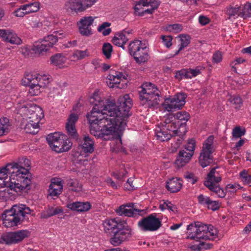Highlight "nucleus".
I'll use <instances>...</instances> for the list:
<instances>
[{
	"mask_svg": "<svg viewBox=\"0 0 251 251\" xmlns=\"http://www.w3.org/2000/svg\"><path fill=\"white\" fill-rule=\"evenodd\" d=\"M94 106L87 117L91 133L98 138H106L112 135L119 144H122L121 137L126 126L132 100L126 94L119 99V106L115 101L104 99L100 92L96 90L90 98Z\"/></svg>",
	"mask_w": 251,
	"mask_h": 251,
	"instance_id": "obj_1",
	"label": "nucleus"
},
{
	"mask_svg": "<svg viewBox=\"0 0 251 251\" xmlns=\"http://www.w3.org/2000/svg\"><path fill=\"white\" fill-rule=\"evenodd\" d=\"M102 226L106 233L113 234L110 242L115 246L129 240L134 234L133 229L126 222L119 218L106 219L103 222Z\"/></svg>",
	"mask_w": 251,
	"mask_h": 251,
	"instance_id": "obj_2",
	"label": "nucleus"
},
{
	"mask_svg": "<svg viewBox=\"0 0 251 251\" xmlns=\"http://www.w3.org/2000/svg\"><path fill=\"white\" fill-rule=\"evenodd\" d=\"M17 113L23 117L22 125L25 132L35 134L39 131V123L44 114L42 108L37 105L27 102L20 103Z\"/></svg>",
	"mask_w": 251,
	"mask_h": 251,
	"instance_id": "obj_3",
	"label": "nucleus"
},
{
	"mask_svg": "<svg viewBox=\"0 0 251 251\" xmlns=\"http://www.w3.org/2000/svg\"><path fill=\"white\" fill-rule=\"evenodd\" d=\"M52 76L43 73L26 72L21 79V84L28 87V93L32 96L40 95L47 88L51 81Z\"/></svg>",
	"mask_w": 251,
	"mask_h": 251,
	"instance_id": "obj_4",
	"label": "nucleus"
},
{
	"mask_svg": "<svg viewBox=\"0 0 251 251\" xmlns=\"http://www.w3.org/2000/svg\"><path fill=\"white\" fill-rule=\"evenodd\" d=\"M32 212L33 211L25 204L14 205L10 209L5 210L2 214V224L6 227L17 226Z\"/></svg>",
	"mask_w": 251,
	"mask_h": 251,
	"instance_id": "obj_5",
	"label": "nucleus"
},
{
	"mask_svg": "<svg viewBox=\"0 0 251 251\" xmlns=\"http://www.w3.org/2000/svg\"><path fill=\"white\" fill-rule=\"evenodd\" d=\"M187 239L196 241L213 240L218 236V230L211 225H207L197 222L187 226Z\"/></svg>",
	"mask_w": 251,
	"mask_h": 251,
	"instance_id": "obj_6",
	"label": "nucleus"
},
{
	"mask_svg": "<svg viewBox=\"0 0 251 251\" xmlns=\"http://www.w3.org/2000/svg\"><path fill=\"white\" fill-rule=\"evenodd\" d=\"M141 89L139 94L141 102L143 105L151 108L159 104L160 92L154 84L150 82L144 83Z\"/></svg>",
	"mask_w": 251,
	"mask_h": 251,
	"instance_id": "obj_7",
	"label": "nucleus"
},
{
	"mask_svg": "<svg viewBox=\"0 0 251 251\" xmlns=\"http://www.w3.org/2000/svg\"><path fill=\"white\" fill-rule=\"evenodd\" d=\"M169 118L171 124L173 126V131L176 134H179V137L177 139V145L176 148H178L181 144L182 138L181 137L187 132L186 123L190 118L188 113L185 111H180L176 113L174 116L170 115Z\"/></svg>",
	"mask_w": 251,
	"mask_h": 251,
	"instance_id": "obj_8",
	"label": "nucleus"
},
{
	"mask_svg": "<svg viewBox=\"0 0 251 251\" xmlns=\"http://www.w3.org/2000/svg\"><path fill=\"white\" fill-rule=\"evenodd\" d=\"M47 140L51 149L58 153L67 151L72 146V143L68 136L59 132L49 134Z\"/></svg>",
	"mask_w": 251,
	"mask_h": 251,
	"instance_id": "obj_9",
	"label": "nucleus"
},
{
	"mask_svg": "<svg viewBox=\"0 0 251 251\" xmlns=\"http://www.w3.org/2000/svg\"><path fill=\"white\" fill-rule=\"evenodd\" d=\"M128 51L138 64L145 63L150 58L149 49L139 40H135L129 43Z\"/></svg>",
	"mask_w": 251,
	"mask_h": 251,
	"instance_id": "obj_10",
	"label": "nucleus"
},
{
	"mask_svg": "<svg viewBox=\"0 0 251 251\" xmlns=\"http://www.w3.org/2000/svg\"><path fill=\"white\" fill-rule=\"evenodd\" d=\"M58 42L56 36L49 35L40 40L35 42L32 48L33 51L37 54L45 55Z\"/></svg>",
	"mask_w": 251,
	"mask_h": 251,
	"instance_id": "obj_11",
	"label": "nucleus"
},
{
	"mask_svg": "<svg viewBox=\"0 0 251 251\" xmlns=\"http://www.w3.org/2000/svg\"><path fill=\"white\" fill-rule=\"evenodd\" d=\"M214 137L209 136L204 141L199 157V163L202 168L209 165L212 161V153L214 151L213 141Z\"/></svg>",
	"mask_w": 251,
	"mask_h": 251,
	"instance_id": "obj_12",
	"label": "nucleus"
},
{
	"mask_svg": "<svg viewBox=\"0 0 251 251\" xmlns=\"http://www.w3.org/2000/svg\"><path fill=\"white\" fill-rule=\"evenodd\" d=\"M173 126L170 119H166L164 124L159 125L155 129V136L157 140L165 142L168 141L173 135L179 137V134H176L173 131Z\"/></svg>",
	"mask_w": 251,
	"mask_h": 251,
	"instance_id": "obj_13",
	"label": "nucleus"
},
{
	"mask_svg": "<svg viewBox=\"0 0 251 251\" xmlns=\"http://www.w3.org/2000/svg\"><path fill=\"white\" fill-rule=\"evenodd\" d=\"M161 221L152 213L142 219L138 223V227L143 231H154L161 226Z\"/></svg>",
	"mask_w": 251,
	"mask_h": 251,
	"instance_id": "obj_14",
	"label": "nucleus"
},
{
	"mask_svg": "<svg viewBox=\"0 0 251 251\" xmlns=\"http://www.w3.org/2000/svg\"><path fill=\"white\" fill-rule=\"evenodd\" d=\"M127 77L125 72H111L107 76L106 83L109 88L122 89L126 86Z\"/></svg>",
	"mask_w": 251,
	"mask_h": 251,
	"instance_id": "obj_15",
	"label": "nucleus"
},
{
	"mask_svg": "<svg viewBox=\"0 0 251 251\" xmlns=\"http://www.w3.org/2000/svg\"><path fill=\"white\" fill-rule=\"evenodd\" d=\"M29 232L27 230H20L3 234L0 238V243L7 245L16 244L28 237Z\"/></svg>",
	"mask_w": 251,
	"mask_h": 251,
	"instance_id": "obj_16",
	"label": "nucleus"
},
{
	"mask_svg": "<svg viewBox=\"0 0 251 251\" xmlns=\"http://www.w3.org/2000/svg\"><path fill=\"white\" fill-rule=\"evenodd\" d=\"M160 4L158 0H140L134 6L136 15L142 16L144 13L151 14Z\"/></svg>",
	"mask_w": 251,
	"mask_h": 251,
	"instance_id": "obj_17",
	"label": "nucleus"
},
{
	"mask_svg": "<svg viewBox=\"0 0 251 251\" xmlns=\"http://www.w3.org/2000/svg\"><path fill=\"white\" fill-rule=\"evenodd\" d=\"M40 8V3L38 1H27L26 3L20 5L19 8L14 10L13 14L16 17L23 18L26 15L38 12Z\"/></svg>",
	"mask_w": 251,
	"mask_h": 251,
	"instance_id": "obj_18",
	"label": "nucleus"
},
{
	"mask_svg": "<svg viewBox=\"0 0 251 251\" xmlns=\"http://www.w3.org/2000/svg\"><path fill=\"white\" fill-rule=\"evenodd\" d=\"M186 98L185 93L177 94L173 98L166 99L163 104V107L168 111L179 109L185 104Z\"/></svg>",
	"mask_w": 251,
	"mask_h": 251,
	"instance_id": "obj_19",
	"label": "nucleus"
},
{
	"mask_svg": "<svg viewBox=\"0 0 251 251\" xmlns=\"http://www.w3.org/2000/svg\"><path fill=\"white\" fill-rule=\"evenodd\" d=\"M95 17L84 16L77 22V26L79 33L83 36L89 37L93 34L92 26Z\"/></svg>",
	"mask_w": 251,
	"mask_h": 251,
	"instance_id": "obj_20",
	"label": "nucleus"
},
{
	"mask_svg": "<svg viewBox=\"0 0 251 251\" xmlns=\"http://www.w3.org/2000/svg\"><path fill=\"white\" fill-rule=\"evenodd\" d=\"M0 38L13 45H19L22 43V39L14 31L10 29H0Z\"/></svg>",
	"mask_w": 251,
	"mask_h": 251,
	"instance_id": "obj_21",
	"label": "nucleus"
},
{
	"mask_svg": "<svg viewBox=\"0 0 251 251\" xmlns=\"http://www.w3.org/2000/svg\"><path fill=\"white\" fill-rule=\"evenodd\" d=\"M132 30L131 29H125L121 32L115 34L113 38V43L124 50L125 49V45L126 43L129 38V36L132 34Z\"/></svg>",
	"mask_w": 251,
	"mask_h": 251,
	"instance_id": "obj_22",
	"label": "nucleus"
},
{
	"mask_svg": "<svg viewBox=\"0 0 251 251\" xmlns=\"http://www.w3.org/2000/svg\"><path fill=\"white\" fill-rule=\"evenodd\" d=\"M133 203H128L120 206L115 210L117 214L120 216H125L129 217H135L140 214L142 210L134 208Z\"/></svg>",
	"mask_w": 251,
	"mask_h": 251,
	"instance_id": "obj_23",
	"label": "nucleus"
},
{
	"mask_svg": "<svg viewBox=\"0 0 251 251\" xmlns=\"http://www.w3.org/2000/svg\"><path fill=\"white\" fill-rule=\"evenodd\" d=\"M78 119L77 114L72 113L70 115L66 124V129L68 134L75 140H77L78 137L75 127V123Z\"/></svg>",
	"mask_w": 251,
	"mask_h": 251,
	"instance_id": "obj_24",
	"label": "nucleus"
},
{
	"mask_svg": "<svg viewBox=\"0 0 251 251\" xmlns=\"http://www.w3.org/2000/svg\"><path fill=\"white\" fill-rule=\"evenodd\" d=\"M226 14L229 16V19H235L239 17L246 18L250 16L244 10L243 5L230 6L226 8Z\"/></svg>",
	"mask_w": 251,
	"mask_h": 251,
	"instance_id": "obj_25",
	"label": "nucleus"
},
{
	"mask_svg": "<svg viewBox=\"0 0 251 251\" xmlns=\"http://www.w3.org/2000/svg\"><path fill=\"white\" fill-rule=\"evenodd\" d=\"M65 7L67 11L77 13L85 11L81 0H68L65 3Z\"/></svg>",
	"mask_w": 251,
	"mask_h": 251,
	"instance_id": "obj_26",
	"label": "nucleus"
},
{
	"mask_svg": "<svg viewBox=\"0 0 251 251\" xmlns=\"http://www.w3.org/2000/svg\"><path fill=\"white\" fill-rule=\"evenodd\" d=\"M62 189V180L60 178L52 179L49 189L50 195L52 197H57L61 193Z\"/></svg>",
	"mask_w": 251,
	"mask_h": 251,
	"instance_id": "obj_27",
	"label": "nucleus"
},
{
	"mask_svg": "<svg viewBox=\"0 0 251 251\" xmlns=\"http://www.w3.org/2000/svg\"><path fill=\"white\" fill-rule=\"evenodd\" d=\"M221 175L216 171V168H214L208 173L204 184L205 186H211V184H218L221 181Z\"/></svg>",
	"mask_w": 251,
	"mask_h": 251,
	"instance_id": "obj_28",
	"label": "nucleus"
},
{
	"mask_svg": "<svg viewBox=\"0 0 251 251\" xmlns=\"http://www.w3.org/2000/svg\"><path fill=\"white\" fill-rule=\"evenodd\" d=\"M67 207L73 211H76L77 212H86L91 209V205L88 201H75L68 203L67 204Z\"/></svg>",
	"mask_w": 251,
	"mask_h": 251,
	"instance_id": "obj_29",
	"label": "nucleus"
},
{
	"mask_svg": "<svg viewBox=\"0 0 251 251\" xmlns=\"http://www.w3.org/2000/svg\"><path fill=\"white\" fill-rule=\"evenodd\" d=\"M183 181L180 178L173 177L167 182L166 187L171 193H176L181 189Z\"/></svg>",
	"mask_w": 251,
	"mask_h": 251,
	"instance_id": "obj_30",
	"label": "nucleus"
},
{
	"mask_svg": "<svg viewBox=\"0 0 251 251\" xmlns=\"http://www.w3.org/2000/svg\"><path fill=\"white\" fill-rule=\"evenodd\" d=\"M192 153H187L185 150L180 151L175 161V164L178 167L185 166L191 159Z\"/></svg>",
	"mask_w": 251,
	"mask_h": 251,
	"instance_id": "obj_31",
	"label": "nucleus"
},
{
	"mask_svg": "<svg viewBox=\"0 0 251 251\" xmlns=\"http://www.w3.org/2000/svg\"><path fill=\"white\" fill-rule=\"evenodd\" d=\"M6 187V183L4 181L0 180V199L4 201L11 200L13 201L16 199L18 195L13 194L10 192L11 191L9 189L7 190L5 188Z\"/></svg>",
	"mask_w": 251,
	"mask_h": 251,
	"instance_id": "obj_32",
	"label": "nucleus"
},
{
	"mask_svg": "<svg viewBox=\"0 0 251 251\" xmlns=\"http://www.w3.org/2000/svg\"><path fill=\"white\" fill-rule=\"evenodd\" d=\"M67 57L62 53H56L50 58V64L56 67L62 69L65 68Z\"/></svg>",
	"mask_w": 251,
	"mask_h": 251,
	"instance_id": "obj_33",
	"label": "nucleus"
},
{
	"mask_svg": "<svg viewBox=\"0 0 251 251\" xmlns=\"http://www.w3.org/2000/svg\"><path fill=\"white\" fill-rule=\"evenodd\" d=\"M83 143L80 146L81 149L85 153H91L94 151V142L89 136H85L83 139Z\"/></svg>",
	"mask_w": 251,
	"mask_h": 251,
	"instance_id": "obj_34",
	"label": "nucleus"
},
{
	"mask_svg": "<svg viewBox=\"0 0 251 251\" xmlns=\"http://www.w3.org/2000/svg\"><path fill=\"white\" fill-rule=\"evenodd\" d=\"M178 37L179 38L180 41L179 49L176 51L174 56L178 54L181 50L186 48L191 42V37L189 35L181 34L178 35Z\"/></svg>",
	"mask_w": 251,
	"mask_h": 251,
	"instance_id": "obj_35",
	"label": "nucleus"
},
{
	"mask_svg": "<svg viewBox=\"0 0 251 251\" xmlns=\"http://www.w3.org/2000/svg\"><path fill=\"white\" fill-rule=\"evenodd\" d=\"M11 124L6 117L0 119V137L7 134L10 129Z\"/></svg>",
	"mask_w": 251,
	"mask_h": 251,
	"instance_id": "obj_36",
	"label": "nucleus"
},
{
	"mask_svg": "<svg viewBox=\"0 0 251 251\" xmlns=\"http://www.w3.org/2000/svg\"><path fill=\"white\" fill-rule=\"evenodd\" d=\"M67 185L71 187L72 191L79 192L82 190V185L76 179H68L67 181Z\"/></svg>",
	"mask_w": 251,
	"mask_h": 251,
	"instance_id": "obj_37",
	"label": "nucleus"
},
{
	"mask_svg": "<svg viewBox=\"0 0 251 251\" xmlns=\"http://www.w3.org/2000/svg\"><path fill=\"white\" fill-rule=\"evenodd\" d=\"M88 56H89V53L87 50H76L72 55L71 58L72 61H75L82 59Z\"/></svg>",
	"mask_w": 251,
	"mask_h": 251,
	"instance_id": "obj_38",
	"label": "nucleus"
},
{
	"mask_svg": "<svg viewBox=\"0 0 251 251\" xmlns=\"http://www.w3.org/2000/svg\"><path fill=\"white\" fill-rule=\"evenodd\" d=\"M110 25L111 24L110 23L104 22L98 27V30L103 35L107 36L111 32V28L109 27Z\"/></svg>",
	"mask_w": 251,
	"mask_h": 251,
	"instance_id": "obj_39",
	"label": "nucleus"
},
{
	"mask_svg": "<svg viewBox=\"0 0 251 251\" xmlns=\"http://www.w3.org/2000/svg\"><path fill=\"white\" fill-rule=\"evenodd\" d=\"M229 101L236 109H239L242 105V100L239 96H231Z\"/></svg>",
	"mask_w": 251,
	"mask_h": 251,
	"instance_id": "obj_40",
	"label": "nucleus"
},
{
	"mask_svg": "<svg viewBox=\"0 0 251 251\" xmlns=\"http://www.w3.org/2000/svg\"><path fill=\"white\" fill-rule=\"evenodd\" d=\"M166 30L169 32L178 33L182 30V26L179 24L169 25L166 26Z\"/></svg>",
	"mask_w": 251,
	"mask_h": 251,
	"instance_id": "obj_41",
	"label": "nucleus"
},
{
	"mask_svg": "<svg viewBox=\"0 0 251 251\" xmlns=\"http://www.w3.org/2000/svg\"><path fill=\"white\" fill-rule=\"evenodd\" d=\"M112 50V46L110 43H104L103 45L102 52L106 58H110Z\"/></svg>",
	"mask_w": 251,
	"mask_h": 251,
	"instance_id": "obj_42",
	"label": "nucleus"
},
{
	"mask_svg": "<svg viewBox=\"0 0 251 251\" xmlns=\"http://www.w3.org/2000/svg\"><path fill=\"white\" fill-rule=\"evenodd\" d=\"M160 39L162 43L167 48H170L172 46L173 37L171 35H161Z\"/></svg>",
	"mask_w": 251,
	"mask_h": 251,
	"instance_id": "obj_43",
	"label": "nucleus"
},
{
	"mask_svg": "<svg viewBox=\"0 0 251 251\" xmlns=\"http://www.w3.org/2000/svg\"><path fill=\"white\" fill-rule=\"evenodd\" d=\"M196 142L194 139H190L188 140L187 144L185 146V149L189 151L188 153H192V155L194 154L195 150Z\"/></svg>",
	"mask_w": 251,
	"mask_h": 251,
	"instance_id": "obj_44",
	"label": "nucleus"
},
{
	"mask_svg": "<svg viewBox=\"0 0 251 251\" xmlns=\"http://www.w3.org/2000/svg\"><path fill=\"white\" fill-rule=\"evenodd\" d=\"M159 208L162 211H164L165 209H168L169 210L174 211L176 209V206L170 201H166L160 204Z\"/></svg>",
	"mask_w": 251,
	"mask_h": 251,
	"instance_id": "obj_45",
	"label": "nucleus"
},
{
	"mask_svg": "<svg viewBox=\"0 0 251 251\" xmlns=\"http://www.w3.org/2000/svg\"><path fill=\"white\" fill-rule=\"evenodd\" d=\"M175 77L178 80L183 78H189L187 69H181L176 72Z\"/></svg>",
	"mask_w": 251,
	"mask_h": 251,
	"instance_id": "obj_46",
	"label": "nucleus"
},
{
	"mask_svg": "<svg viewBox=\"0 0 251 251\" xmlns=\"http://www.w3.org/2000/svg\"><path fill=\"white\" fill-rule=\"evenodd\" d=\"M245 134V129H242L240 126L235 127L232 132L233 137L234 138H239Z\"/></svg>",
	"mask_w": 251,
	"mask_h": 251,
	"instance_id": "obj_47",
	"label": "nucleus"
},
{
	"mask_svg": "<svg viewBox=\"0 0 251 251\" xmlns=\"http://www.w3.org/2000/svg\"><path fill=\"white\" fill-rule=\"evenodd\" d=\"M201 70L202 68L200 66L197 67L195 69H187L189 78L195 77L198 75L200 74Z\"/></svg>",
	"mask_w": 251,
	"mask_h": 251,
	"instance_id": "obj_48",
	"label": "nucleus"
},
{
	"mask_svg": "<svg viewBox=\"0 0 251 251\" xmlns=\"http://www.w3.org/2000/svg\"><path fill=\"white\" fill-rule=\"evenodd\" d=\"M198 200L200 204L207 206L210 199L207 196L201 194L198 196Z\"/></svg>",
	"mask_w": 251,
	"mask_h": 251,
	"instance_id": "obj_49",
	"label": "nucleus"
},
{
	"mask_svg": "<svg viewBox=\"0 0 251 251\" xmlns=\"http://www.w3.org/2000/svg\"><path fill=\"white\" fill-rule=\"evenodd\" d=\"M245 61V60L241 57H238L236 58L235 60H234L233 61H232L230 64V66L232 68V70L235 72H237V69L235 66L238 64H240L241 63H243Z\"/></svg>",
	"mask_w": 251,
	"mask_h": 251,
	"instance_id": "obj_50",
	"label": "nucleus"
},
{
	"mask_svg": "<svg viewBox=\"0 0 251 251\" xmlns=\"http://www.w3.org/2000/svg\"><path fill=\"white\" fill-rule=\"evenodd\" d=\"M223 59V54L220 51H216L212 56V62L214 63H218L222 61Z\"/></svg>",
	"mask_w": 251,
	"mask_h": 251,
	"instance_id": "obj_51",
	"label": "nucleus"
},
{
	"mask_svg": "<svg viewBox=\"0 0 251 251\" xmlns=\"http://www.w3.org/2000/svg\"><path fill=\"white\" fill-rule=\"evenodd\" d=\"M50 213L51 217L62 213L63 209L61 207H50L49 208Z\"/></svg>",
	"mask_w": 251,
	"mask_h": 251,
	"instance_id": "obj_52",
	"label": "nucleus"
},
{
	"mask_svg": "<svg viewBox=\"0 0 251 251\" xmlns=\"http://www.w3.org/2000/svg\"><path fill=\"white\" fill-rule=\"evenodd\" d=\"M207 207L213 211L217 210L220 207L219 203L215 201L210 200Z\"/></svg>",
	"mask_w": 251,
	"mask_h": 251,
	"instance_id": "obj_53",
	"label": "nucleus"
},
{
	"mask_svg": "<svg viewBox=\"0 0 251 251\" xmlns=\"http://www.w3.org/2000/svg\"><path fill=\"white\" fill-rule=\"evenodd\" d=\"M126 172L125 170L121 171H117L113 173V176L115 178L119 180H121L126 175Z\"/></svg>",
	"mask_w": 251,
	"mask_h": 251,
	"instance_id": "obj_54",
	"label": "nucleus"
},
{
	"mask_svg": "<svg viewBox=\"0 0 251 251\" xmlns=\"http://www.w3.org/2000/svg\"><path fill=\"white\" fill-rule=\"evenodd\" d=\"M85 10L94 5L98 0H81Z\"/></svg>",
	"mask_w": 251,
	"mask_h": 251,
	"instance_id": "obj_55",
	"label": "nucleus"
},
{
	"mask_svg": "<svg viewBox=\"0 0 251 251\" xmlns=\"http://www.w3.org/2000/svg\"><path fill=\"white\" fill-rule=\"evenodd\" d=\"M184 176L185 178H186L188 181L192 184H195L197 181V179H196L194 175L192 173H187Z\"/></svg>",
	"mask_w": 251,
	"mask_h": 251,
	"instance_id": "obj_56",
	"label": "nucleus"
},
{
	"mask_svg": "<svg viewBox=\"0 0 251 251\" xmlns=\"http://www.w3.org/2000/svg\"><path fill=\"white\" fill-rule=\"evenodd\" d=\"M239 186L237 184H229L226 185V189L230 193H234L237 189H239Z\"/></svg>",
	"mask_w": 251,
	"mask_h": 251,
	"instance_id": "obj_57",
	"label": "nucleus"
},
{
	"mask_svg": "<svg viewBox=\"0 0 251 251\" xmlns=\"http://www.w3.org/2000/svg\"><path fill=\"white\" fill-rule=\"evenodd\" d=\"M199 23L203 25H206L210 22L209 18L204 16H200L199 18Z\"/></svg>",
	"mask_w": 251,
	"mask_h": 251,
	"instance_id": "obj_58",
	"label": "nucleus"
},
{
	"mask_svg": "<svg viewBox=\"0 0 251 251\" xmlns=\"http://www.w3.org/2000/svg\"><path fill=\"white\" fill-rule=\"evenodd\" d=\"M125 187L128 190H132L135 189L134 186L132 185V180L131 178L127 179L126 183L125 185Z\"/></svg>",
	"mask_w": 251,
	"mask_h": 251,
	"instance_id": "obj_59",
	"label": "nucleus"
},
{
	"mask_svg": "<svg viewBox=\"0 0 251 251\" xmlns=\"http://www.w3.org/2000/svg\"><path fill=\"white\" fill-rule=\"evenodd\" d=\"M49 209L47 210L42 211L40 213V218L41 219H48L51 217Z\"/></svg>",
	"mask_w": 251,
	"mask_h": 251,
	"instance_id": "obj_60",
	"label": "nucleus"
},
{
	"mask_svg": "<svg viewBox=\"0 0 251 251\" xmlns=\"http://www.w3.org/2000/svg\"><path fill=\"white\" fill-rule=\"evenodd\" d=\"M207 187L210 191L214 192L216 195L218 193L219 190L218 188H221L218 184L212 185L211 186H206Z\"/></svg>",
	"mask_w": 251,
	"mask_h": 251,
	"instance_id": "obj_61",
	"label": "nucleus"
},
{
	"mask_svg": "<svg viewBox=\"0 0 251 251\" xmlns=\"http://www.w3.org/2000/svg\"><path fill=\"white\" fill-rule=\"evenodd\" d=\"M52 35H54L56 36L57 39L58 40V37L60 38L64 37L66 36V34L65 32L61 31H55L53 32V34H51Z\"/></svg>",
	"mask_w": 251,
	"mask_h": 251,
	"instance_id": "obj_62",
	"label": "nucleus"
},
{
	"mask_svg": "<svg viewBox=\"0 0 251 251\" xmlns=\"http://www.w3.org/2000/svg\"><path fill=\"white\" fill-rule=\"evenodd\" d=\"M77 44V41L75 40L68 41L65 45L66 48H72L75 47Z\"/></svg>",
	"mask_w": 251,
	"mask_h": 251,
	"instance_id": "obj_63",
	"label": "nucleus"
},
{
	"mask_svg": "<svg viewBox=\"0 0 251 251\" xmlns=\"http://www.w3.org/2000/svg\"><path fill=\"white\" fill-rule=\"evenodd\" d=\"M242 181H243L245 184L251 186V175H249Z\"/></svg>",
	"mask_w": 251,
	"mask_h": 251,
	"instance_id": "obj_64",
	"label": "nucleus"
}]
</instances>
